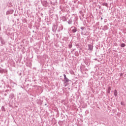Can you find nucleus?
Segmentation results:
<instances>
[{"mask_svg":"<svg viewBox=\"0 0 126 126\" xmlns=\"http://www.w3.org/2000/svg\"><path fill=\"white\" fill-rule=\"evenodd\" d=\"M88 47H89V50H90V51H92V50H93V46L92 45H89Z\"/></svg>","mask_w":126,"mask_h":126,"instance_id":"nucleus-1","label":"nucleus"},{"mask_svg":"<svg viewBox=\"0 0 126 126\" xmlns=\"http://www.w3.org/2000/svg\"><path fill=\"white\" fill-rule=\"evenodd\" d=\"M114 95L115 96H118V91L117 90L114 91Z\"/></svg>","mask_w":126,"mask_h":126,"instance_id":"nucleus-2","label":"nucleus"},{"mask_svg":"<svg viewBox=\"0 0 126 126\" xmlns=\"http://www.w3.org/2000/svg\"><path fill=\"white\" fill-rule=\"evenodd\" d=\"M125 46H126V45L125 44V43H122V44H121V47L122 48L125 47Z\"/></svg>","mask_w":126,"mask_h":126,"instance_id":"nucleus-3","label":"nucleus"},{"mask_svg":"<svg viewBox=\"0 0 126 126\" xmlns=\"http://www.w3.org/2000/svg\"><path fill=\"white\" fill-rule=\"evenodd\" d=\"M64 80H65V82H68V81H69V80H68V79H67V78H65Z\"/></svg>","mask_w":126,"mask_h":126,"instance_id":"nucleus-4","label":"nucleus"},{"mask_svg":"<svg viewBox=\"0 0 126 126\" xmlns=\"http://www.w3.org/2000/svg\"><path fill=\"white\" fill-rule=\"evenodd\" d=\"M72 31H73V32L74 33H75V32H76V29H73Z\"/></svg>","mask_w":126,"mask_h":126,"instance_id":"nucleus-5","label":"nucleus"},{"mask_svg":"<svg viewBox=\"0 0 126 126\" xmlns=\"http://www.w3.org/2000/svg\"><path fill=\"white\" fill-rule=\"evenodd\" d=\"M64 79H65V78H66V76L65 75V74H64Z\"/></svg>","mask_w":126,"mask_h":126,"instance_id":"nucleus-6","label":"nucleus"},{"mask_svg":"<svg viewBox=\"0 0 126 126\" xmlns=\"http://www.w3.org/2000/svg\"><path fill=\"white\" fill-rule=\"evenodd\" d=\"M123 73H121V74H120V76H123Z\"/></svg>","mask_w":126,"mask_h":126,"instance_id":"nucleus-7","label":"nucleus"},{"mask_svg":"<svg viewBox=\"0 0 126 126\" xmlns=\"http://www.w3.org/2000/svg\"><path fill=\"white\" fill-rule=\"evenodd\" d=\"M121 105H123V103L121 102Z\"/></svg>","mask_w":126,"mask_h":126,"instance_id":"nucleus-8","label":"nucleus"},{"mask_svg":"<svg viewBox=\"0 0 126 126\" xmlns=\"http://www.w3.org/2000/svg\"><path fill=\"white\" fill-rule=\"evenodd\" d=\"M70 48H71V46H70Z\"/></svg>","mask_w":126,"mask_h":126,"instance_id":"nucleus-9","label":"nucleus"}]
</instances>
